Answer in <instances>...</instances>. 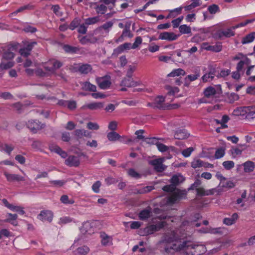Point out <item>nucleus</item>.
<instances>
[{"mask_svg": "<svg viewBox=\"0 0 255 255\" xmlns=\"http://www.w3.org/2000/svg\"><path fill=\"white\" fill-rule=\"evenodd\" d=\"M201 247L202 249L204 248L203 246H200L198 245L193 244L191 242L189 241H184L182 244L177 245L176 244H173V246L169 248L165 247V252L167 254L173 253L172 251L178 252L180 251H184L185 253L184 255H194L195 253L192 251H190V249L195 250L197 248Z\"/></svg>", "mask_w": 255, "mask_h": 255, "instance_id": "1", "label": "nucleus"}, {"mask_svg": "<svg viewBox=\"0 0 255 255\" xmlns=\"http://www.w3.org/2000/svg\"><path fill=\"white\" fill-rule=\"evenodd\" d=\"M162 190L167 192H172V194L167 198V203L174 204L178 201L185 199L186 197L187 191L184 189H177L176 187L171 183L163 187Z\"/></svg>", "mask_w": 255, "mask_h": 255, "instance_id": "2", "label": "nucleus"}, {"mask_svg": "<svg viewBox=\"0 0 255 255\" xmlns=\"http://www.w3.org/2000/svg\"><path fill=\"white\" fill-rule=\"evenodd\" d=\"M232 60H240L236 66V70L240 71L242 73H244L245 67L248 66L251 63V60L242 53H239L232 57Z\"/></svg>", "mask_w": 255, "mask_h": 255, "instance_id": "3", "label": "nucleus"}, {"mask_svg": "<svg viewBox=\"0 0 255 255\" xmlns=\"http://www.w3.org/2000/svg\"><path fill=\"white\" fill-rule=\"evenodd\" d=\"M63 65V63L60 61L55 59H52L45 63L43 67L46 71L51 73H54L55 71L61 67Z\"/></svg>", "mask_w": 255, "mask_h": 255, "instance_id": "4", "label": "nucleus"}, {"mask_svg": "<svg viewBox=\"0 0 255 255\" xmlns=\"http://www.w3.org/2000/svg\"><path fill=\"white\" fill-rule=\"evenodd\" d=\"M27 127L33 133H36L38 130L45 127V125L37 120H31L26 123Z\"/></svg>", "mask_w": 255, "mask_h": 255, "instance_id": "5", "label": "nucleus"}, {"mask_svg": "<svg viewBox=\"0 0 255 255\" xmlns=\"http://www.w3.org/2000/svg\"><path fill=\"white\" fill-rule=\"evenodd\" d=\"M96 81L99 87L101 89H108L111 85V77L108 75L97 77Z\"/></svg>", "mask_w": 255, "mask_h": 255, "instance_id": "6", "label": "nucleus"}, {"mask_svg": "<svg viewBox=\"0 0 255 255\" xmlns=\"http://www.w3.org/2000/svg\"><path fill=\"white\" fill-rule=\"evenodd\" d=\"M90 7L95 9L98 14L103 15L106 13L108 7L100 0L98 2H91L90 3Z\"/></svg>", "mask_w": 255, "mask_h": 255, "instance_id": "7", "label": "nucleus"}, {"mask_svg": "<svg viewBox=\"0 0 255 255\" xmlns=\"http://www.w3.org/2000/svg\"><path fill=\"white\" fill-rule=\"evenodd\" d=\"M164 158H158L154 160H150L149 164L154 167L155 171L159 172H161L164 171L166 168V166L163 164Z\"/></svg>", "mask_w": 255, "mask_h": 255, "instance_id": "8", "label": "nucleus"}, {"mask_svg": "<svg viewBox=\"0 0 255 255\" xmlns=\"http://www.w3.org/2000/svg\"><path fill=\"white\" fill-rule=\"evenodd\" d=\"M164 102L165 97L159 96L155 99L153 102L148 103L147 106L152 107L153 109H165V107L164 106Z\"/></svg>", "mask_w": 255, "mask_h": 255, "instance_id": "9", "label": "nucleus"}, {"mask_svg": "<svg viewBox=\"0 0 255 255\" xmlns=\"http://www.w3.org/2000/svg\"><path fill=\"white\" fill-rule=\"evenodd\" d=\"M53 217V212L48 210L41 211L40 213L37 215V218L43 222L48 221L51 222Z\"/></svg>", "mask_w": 255, "mask_h": 255, "instance_id": "10", "label": "nucleus"}, {"mask_svg": "<svg viewBox=\"0 0 255 255\" xmlns=\"http://www.w3.org/2000/svg\"><path fill=\"white\" fill-rule=\"evenodd\" d=\"M2 202L5 207L12 211L17 212L22 215H24L25 213L23 207L11 204L5 199H3Z\"/></svg>", "mask_w": 255, "mask_h": 255, "instance_id": "11", "label": "nucleus"}, {"mask_svg": "<svg viewBox=\"0 0 255 255\" xmlns=\"http://www.w3.org/2000/svg\"><path fill=\"white\" fill-rule=\"evenodd\" d=\"M248 106L239 107L236 108L233 112L235 116L241 117L243 119H247Z\"/></svg>", "mask_w": 255, "mask_h": 255, "instance_id": "12", "label": "nucleus"}, {"mask_svg": "<svg viewBox=\"0 0 255 255\" xmlns=\"http://www.w3.org/2000/svg\"><path fill=\"white\" fill-rule=\"evenodd\" d=\"M178 38V35L172 32H163L160 33L158 39L165 40L169 41H174Z\"/></svg>", "mask_w": 255, "mask_h": 255, "instance_id": "13", "label": "nucleus"}, {"mask_svg": "<svg viewBox=\"0 0 255 255\" xmlns=\"http://www.w3.org/2000/svg\"><path fill=\"white\" fill-rule=\"evenodd\" d=\"M80 159L74 155H70L65 161V164L69 167H78L80 165Z\"/></svg>", "mask_w": 255, "mask_h": 255, "instance_id": "14", "label": "nucleus"}, {"mask_svg": "<svg viewBox=\"0 0 255 255\" xmlns=\"http://www.w3.org/2000/svg\"><path fill=\"white\" fill-rule=\"evenodd\" d=\"M140 84V81H134L132 77L128 78L127 77L122 81L121 85L122 86L131 87L139 86Z\"/></svg>", "mask_w": 255, "mask_h": 255, "instance_id": "15", "label": "nucleus"}, {"mask_svg": "<svg viewBox=\"0 0 255 255\" xmlns=\"http://www.w3.org/2000/svg\"><path fill=\"white\" fill-rule=\"evenodd\" d=\"M217 191L215 188L205 190L203 187L196 188V195L198 196H204L212 195Z\"/></svg>", "mask_w": 255, "mask_h": 255, "instance_id": "16", "label": "nucleus"}, {"mask_svg": "<svg viewBox=\"0 0 255 255\" xmlns=\"http://www.w3.org/2000/svg\"><path fill=\"white\" fill-rule=\"evenodd\" d=\"M4 175L5 176L6 180L9 182L12 181H24L25 178L24 177L21 176L18 174H10L7 172H4Z\"/></svg>", "mask_w": 255, "mask_h": 255, "instance_id": "17", "label": "nucleus"}, {"mask_svg": "<svg viewBox=\"0 0 255 255\" xmlns=\"http://www.w3.org/2000/svg\"><path fill=\"white\" fill-rule=\"evenodd\" d=\"M101 239V244L104 246H111L113 245V237L108 235L105 232H102L100 234Z\"/></svg>", "mask_w": 255, "mask_h": 255, "instance_id": "18", "label": "nucleus"}, {"mask_svg": "<svg viewBox=\"0 0 255 255\" xmlns=\"http://www.w3.org/2000/svg\"><path fill=\"white\" fill-rule=\"evenodd\" d=\"M98 40V39L93 35H86L82 36L79 38L80 42L83 45H85L89 43L94 44L96 43Z\"/></svg>", "mask_w": 255, "mask_h": 255, "instance_id": "19", "label": "nucleus"}, {"mask_svg": "<svg viewBox=\"0 0 255 255\" xmlns=\"http://www.w3.org/2000/svg\"><path fill=\"white\" fill-rule=\"evenodd\" d=\"M193 74L188 75L185 78V80L189 81V82H193L197 80L201 75V70L200 67H196L193 70Z\"/></svg>", "mask_w": 255, "mask_h": 255, "instance_id": "20", "label": "nucleus"}, {"mask_svg": "<svg viewBox=\"0 0 255 255\" xmlns=\"http://www.w3.org/2000/svg\"><path fill=\"white\" fill-rule=\"evenodd\" d=\"M62 48L66 53L70 54L80 53L82 49L79 47L73 46L68 44H64Z\"/></svg>", "mask_w": 255, "mask_h": 255, "instance_id": "21", "label": "nucleus"}, {"mask_svg": "<svg viewBox=\"0 0 255 255\" xmlns=\"http://www.w3.org/2000/svg\"><path fill=\"white\" fill-rule=\"evenodd\" d=\"M185 180L184 177L181 174H177L172 176L170 180L171 183L173 184L175 187L183 182Z\"/></svg>", "mask_w": 255, "mask_h": 255, "instance_id": "22", "label": "nucleus"}, {"mask_svg": "<svg viewBox=\"0 0 255 255\" xmlns=\"http://www.w3.org/2000/svg\"><path fill=\"white\" fill-rule=\"evenodd\" d=\"M80 230L83 234H91L94 232L91 223L89 221L85 222L83 224L82 226L80 228Z\"/></svg>", "mask_w": 255, "mask_h": 255, "instance_id": "23", "label": "nucleus"}, {"mask_svg": "<svg viewBox=\"0 0 255 255\" xmlns=\"http://www.w3.org/2000/svg\"><path fill=\"white\" fill-rule=\"evenodd\" d=\"M216 76V70L215 68H212L210 71L205 73L202 77V80L203 82H207L213 80Z\"/></svg>", "mask_w": 255, "mask_h": 255, "instance_id": "24", "label": "nucleus"}, {"mask_svg": "<svg viewBox=\"0 0 255 255\" xmlns=\"http://www.w3.org/2000/svg\"><path fill=\"white\" fill-rule=\"evenodd\" d=\"M6 217L7 218L3 220L4 222L9 223L15 226L17 225V222L16 221V220L18 218V216L16 214H12L11 213H7L6 214Z\"/></svg>", "mask_w": 255, "mask_h": 255, "instance_id": "25", "label": "nucleus"}, {"mask_svg": "<svg viewBox=\"0 0 255 255\" xmlns=\"http://www.w3.org/2000/svg\"><path fill=\"white\" fill-rule=\"evenodd\" d=\"M152 213L151 209L148 207L141 210L138 214L139 218L141 220H145L149 218Z\"/></svg>", "mask_w": 255, "mask_h": 255, "instance_id": "26", "label": "nucleus"}, {"mask_svg": "<svg viewBox=\"0 0 255 255\" xmlns=\"http://www.w3.org/2000/svg\"><path fill=\"white\" fill-rule=\"evenodd\" d=\"M238 218V214L235 213L231 217L224 218L223 220V223L227 226H231L236 222Z\"/></svg>", "mask_w": 255, "mask_h": 255, "instance_id": "27", "label": "nucleus"}, {"mask_svg": "<svg viewBox=\"0 0 255 255\" xmlns=\"http://www.w3.org/2000/svg\"><path fill=\"white\" fill-rule=\"evenodd\" d=\"M189 134L184 129L177 130L174 134L175 139L182 140L187 138L189 136Z\"/></svg>", "mask_w": 255, "mask_h": 255, "instance_id": "28", "label": "nucleus"}, {"mask_svg": "<svg viewBox=\"0 0 255 255\" xmlns=\"http://www.w3.org/2000/svg\"><path fill=\"white\" fill-rule=\"evenodd\" d=\"M50 149L51 151L57 153L63 158H65L67 156L66 152L63 150L59 146L57 145L50 146Z\"/></svg>", "mask_w": 255, "mask_h": 255, "instance_id": "29", "label": "nucleus"}, {"mask_svg": "<svg viewBox=\"0 0 255 255\" xmlns=\"http://www.w3.org/2000/svg\"><path fill=\"white\" fill-rule=\"evenodd\" d=\"M244 170L245 172H251L253 171L255 168V164L251 161H247L243 163Z\"/></svg>", "mask_w": 255, "mask_h": 255, "instance_id": "30", "label": "nucleus"}, {"mask_svg": "<svg viewBox=\"0 0 255 255\" xmlns=\"http://www.w3.org/2000/svg\"><path fill=\"white\" fill-rule=\"evenodd\" d=\"M92 70L91 65L89 64H83L78 67V71L82 74H87Z\"/></svg>", "mask_w": 255, "mask_h": 255, "instance_id": "31", "label": "nucleus"}, {"mask_svg": "<svg viewBox=\"0 0 255 255\" xmlns=\"http://www.w3.org/2000/svg\"><path fill=\"white\" fill-rule=\"evenodd\" d=\"M216 94L217 91L216 89L211 86L206 88L204 91V94L205 96L208 98L214 96Z\"/></svg>", "mask_w": 255, "mask_h": 255, "instance_id": "32", "label": "nucleus"}, {"mask_svg": "<svg viewBox=\"0 0 255 255\" xmlns=\"http://www.w3.org/2000/svg\"><path fill=\"white\" fill-rule=\"evenodd\" d=\"M85 107L90 110H95L103 108L104 105L101 102H94L88 104Z\"/></svg>", "mask_w": 255, "mask_h": 255, "instance_id": "33", "label": "nucleus"}, {"mask_svg": "<svg viewBox=\"0 0 255 255\" xmlns=\"http://www.w3.org/2000/svg\"><path fill=\"white\" fill-rule=\"evenodd\" d=\"M174 241V238L173 237L169 236L166 235L164 236L163 239L159 242V244H165L166 245H164V248H165V247H168L169 248H170V247H172L173 246V244L170 247L167 246V244L173 243ZM164 251H165V249L164 250Z\"/></svg>", "mask_w": 255, "mask_h": 255, "instance_id": "34", "label": "nucleus"}, {"mask_svg": "<svg viewBox=\"0 0 255 255\" xmlns=\"http://www.w3.org/2000/svg\"><path fill=\"white\" fill-rule=\"evenodd\" d=\"M255 39V32L249 33L243 38L242 43L243 44H248L253 42Z\"/></svg>", "mask_w": 255, "mask_h": 255, "instance_id": "35", "label": "nucleus"}, {"mask_svg": "<svg viewBox=\"0 0 255 255\" xmlns=\"http://www.w3.org/2000/svg\"><path fill=\"white\" fill-rule=\"evenodd\" d=\"M202 4L201 1L200 0H192L191 3L184 7L185 11H189L193 8L200 6Z\"/></svg>", "mask_w": 255, "mask_h": 255, "instance_id": "36", "label": "nucleus"}, {"mask_svg": "<svg viewBox=\"0 0 255 255\" xmlns=\"http://www.w3.org/2000/svg\"><path fill=\"white\" fill-rule=\"evenodd\" d=\"M232 158H236L241 156L243 150L238 147H232L229 150Z\"/></svg>", "mask_w": 255, "mask_h": 255, "instance_id": "37", "label": "nucleus"}, {"mask_svg": "<svg viewBox=\"0 0 255 255\" xmlns=\"http://www.w3.org/2000/svg\"><path fill=\"white\" fill-rule=\"evenodd\" d=\"M82 88L83 90L91 92H96L97 87L95 85L90 83L89 82H85L82 84Z\"/></svg>", "mask_w": 255, "mask_h": 255, "instance_id": "38", "label": "nucleus"}, {"mask_svg": "<svg viewBox=\"0 0 255 255\" xmlns=\"http://www.w3.org/2000/svg\"><path fill=\"white\" fill-rule=\"evenodd\" d=\"M186 74L185 71L181 68H178L173 70L172 72L169 73L167 76L168 77H176L180 75L184 76Z\"/></svg>", "mask_w": 255, "mask_h": 255, "instance_id": "39", "label": "nucleus"}, {"mask_svg": "<svg viewBox=\"0 0 255 255\" xmlns=\"http://www.w3.org/2000/svg\"><path fill=\"white\" fill-rule=\"evenodd\" d=\"M34 8V7L32 4L29 3V4H26V5H23V6L20 7L17 9H16L15 11H13L11 14L16 15L18 13L22 12L23 10H32V9H33Z\"/></svg>", "mask_w": 255, "mask_h": 255, "instance_id": "40", "label": "nucleus"}, {"mask_svg": "<svg viewBox=\"0 0 255 255\" xmlns=\"http://www.w3.org/2000/svg\"><path fill=\"white\" fill-rule=\"evenodd\" d=\"M100 21V18L98 16L89 17L85 19V24L88 26L89 25L94 24Z\"/></svg>", "mask_w": 255, "mask_h": 255, "instance_id": "41", "label": "nucleus"}, {"mask_svg": "<svg viewBox=\"0 0 255 255\" xmlns=\"http://www.w3.org/2000/svg\"><path fill=\"white\" fill-rule=\"evenodd\" d=\"M155 189L154 186H146L143 187L140 189L136 190V193L137 194H142L150 192Z\"/></svg>", "mask_w": 255, "mask_h": 255, "instance_id": "42", "label": "nucleus"}, {"mask_svg": "<svg viewBox=\"0 0 255 255\" xmlns=\"http://www.w3.org/2000/svg\"><path fill=\"white\" fill-rule=\"evenodd\" d=\"M113 24L114 23L111 21H107L100 26L99 27V29H103L106 32L108 33L113 27Z\"/></svg>", "mask_w": 255, "mask_h": 255, "instance_id": "43", "label": "nucleus"}, {"mask_svg": "<svg viewBox=\"0 0 255 255\" xmlns=\"http://www.w3.org/2000/svg\"><path fill=\"white\" fill-rule=\"evenodd\" d=\"M222 49V45L221 43H216L214 45H211L207 48V51H210L215 52H220Z\"/></svg>", "mask_w": 255, "mask_h": 255, "instance_id": "44", "label": "nucleus"}, {"mask_svg": "<svg viewBox=\"0 0 255 255\" xmlns=\"http://www.w3.org/2000/svg\"><path fill=\"white\" fill-rule=\"evenodd\" d=\"M130 26H131V22L130 21H127L125 25V27L124 28V30L122 32L123 36H128L129 37L130 36Z\"/></svg>", "mask_w": 255, "mask_h": 255, "instance_id": "45", "label": "nucleus"}, {"mask_svg": "<svg viewBox=\"0 0 255 255\" xmlns=\"http://www.w3.org/2000/svg\"><path fill=\"white\" fill-rule=\"evenodd\" d=\"M121 136L115 131H111L107 134V138L110 141H115L118 140Z\"/></svg>", "mask_w": 255, "mask_h": 255, "instance_id": "46", "label": "nucleus"}, {"mask_svg": "<svg viewBox=\"0 0 255 255\" xmlns=\"http://www.w3.org/2000/svg\"><path fill=\"white\" fill-rule=\"evenodd\" d=\"M13 149V146L12 145H8L7 144H2L0 146V150L4 151L8 154L10 155L11 152Z\"/></svg>", "mask_w": 255, "mask_h": 255, "instance_id": "47", "label": "nucleus"}, {"mask_svg": "<svg viewBox=\"0 0 255 255\" xmlns=\"http://www.w3.org/2000/svg\"><path fill=\"white\" fill-rule=\"evenodd\" d=\"M191 166L193 168L203 167L204 162L200 159H195L191 162Z\"/></svg>", "mask_w": 255, "mask_h": 255, "instance_id": "48", "label": "nucleus"}, {"mask_svg": "<svg viewBox=\"0 0 255 255\" xmlns=\"http://www.w3.org/2000/svg\"><path fill=\"white\" fill-rule=\"evenodd\" d=\"M165 88L167 90H168V95L170 96H173L176 93H177L179 92V89L177 87L166 86Z\"/></svg>", "mask_w": 255, "mask_h": 255, "instance_id": "49", "label": "nucleus"}, {"mask_svg": "<svg viewBox=\"0 0 255 255\" xmlns=\"http://www.w3.org/2000/svg\"><path fill=\"white\" fill-rule=\"evenodd\" d=\"M179 31L182 34H189L191 33V29L189 26L183 24L179 27Z\"/></svg>", "mask_w": 255, "mask_h": 255, "instance_id": "50", "label": "nucleus"}, {"mask_svg": "<svg viewBox=\"0 0 255 255\" xmlns=\"http://www.w3.org/2000/svg\"><path fill=\"white\" fill-rule=\"evenodd\" d=\"M90 251V249L86 246H83L79 247L77 249V252L79 255H86Z\"/></svg>", "mask_w": 255, "mask_h": 255, "instance_id": "51", "label": "nucleus"}, {"mask_svg": "<svg viewBox=\"0 0 255 255\" xmlns=\"http://www.w3.org/2000/svg\"><path fill=\"white\" fill-rule=\"evenodd\" d=\"M61 202L64 204H73L75 201L73 199H69V197L66 195H62L60 199Z\"/></svg>", "mask_w": 255, "mask_h": 255, "instance_id": "52", "label": "nucleus"}, {"mask_svg": "<svg viewBox=\"0 0 255 255\" xmlns=\"http://www.w3.org/2000/svg\"><path fill=\"white\" fill-rule=\"evenodd\" d=\"M247 119L255 118V106H248Z\"/></svg>", "mask_w": 255, "mask_h": 255, "instance_id": "53", "label": "nucleus"}, {"mask_svg": "<svg viewBox=\"0 0 255 255\" xmlns=\"http://www.w3.org/2000/svg\"><path fill=\"white\" fill-rule=\"evenodd\" d=\"M208 10L210 12V13L214 14L217 12H220V8L219 6L216 4H213L210 5L208 7Z\"/></svg>", "mask_w": 255, "mask_h": 255, "instance_id": "54", "label": "nucleus"}, {"mask_svg": "<svg viewBox=\"0 0 255 255\" xmlns=\"http://www.w3.org/2000/svg\"><path fill=\"white\" fill-rule=\"evenodd\" d=\"M80 20L79 18H74L71 22L68 28L71 30H74L76 28L78 27L79 25H80Z\"/></svg>", "mask_w": 255, "mask_h": 255, "instance_id": "55", "label": "nucleus"}, {"mask_svg": "<svg viewBox=\"0 0 255 255\" xmlns=\"http://www.w3.org/2000/svg\"><path fill=\"white\" fill-rule=\"evenodd\" d=\"M225 154V149L223 147L218 148L215 153V158L220 159L223 157Z\"/></svg>", "mask_w": 255, "mask_h": 255, "instance_id": "56", "label": "nucleus"}, {"mask_svg": "<svg viewBox=\"0 0 255 255\" xmlns=\"http://www.w3.org/2000/svg\"><path fill=\"white\" fill-rule=\"evenodd\" d=\"M101 2L104 3L105 5L110 9H112L115 5L116 0H100Z\"/></svg>", "mask_w": 255, "mask_h": 255, "instance_id": "57", "label": "nucleus"}, {"mask_svg": "<svg viewBox=\"0 0 255 255\" xmlns=\"http://www.w3.org/2000/svg\"><path fill=\"white\" fill-rule=\"evenodd\" d=\"M128 174L131 177L139 179L141 177V174L136 172L134 169L130 168L128 171Z\"/></svg>", "mask_w": 255, "mask_h": 255, "instance_id": "58", "label": "nucleus"}, {"mask_svg": "<svg viewBox=\"0 0 255 255\" xmlns=\"http://www.w3.org/2000/svg\"><path fill=\"white\" fill-rule=\"evenodd\" d=\"M223 166L226 170H230L234 167L235 163L231 160L225 161L222 163Z\"/></svg>", "mask_w": 255, "mask_h": 255, "instance_id": "59", "label": "nucleus"}, {"mask_svg": "<svg viewBox=\"0 0 255 255\" xmlns=\"http://www.w3.org/2000/svg\"><path fill=\"white\" fill-rule=\"evenodd\" d=\"M23 44L24 45V47L26 48L28 51H29V52H31L33 47L37 44V42L36 41H25L23 42Z\"/></svg>", "mask_w": 255, "mask_h": 255, "instance_id": "60", "label": "nucleus"}, {"mask_svg": "<svg viewBox=\"0 0 255 255\" xmlns=\"http://www.w3.org/2000/svg\"><path fill=\"white\" fill-rule=\"evenodd\" d=\"M201 183V181L200 179H196L195 182L188 188V191L193 190L194 189L196 190V188H198V187Z\"/></svg>", "mask_w": 255, "mask_h": 255, "instance_id": "61", "label": "nucleus"}, {"mask_svg": "<svg viewBox=\"0 0 255 255\" xmlns=\"http://www.w3.org/2000/svg\"><path fill=\"white\" fill-rule=\"evenodd\" d=\"M23 31L26 33H33L37 31V29L36 27L31 26L30 25L27 24L25 25L23 28Z\"/></svg>", "mask_w": 255, "mask_h": 255, "instance_id": "62", "label": "nucleus"}, {"mask_svg": "<svg viewBox=\"0 0 255 255\" xmlns=\"http://www.w3.org/2000/svg\"><path fill=\"white\" fill-rule=\"evenodd\" d=\"M194 150V148L190 147L182 151V154L184 157H188L190 156L192 152Z\"/></svg>", "mask_w": 255, "mask_h": 255, "instance_id": "63", "label": "nucleus"}, {"mask_svg": "<svg viewBox=\"0 0 255 255\" xmlns=\"http://www.w3.org/2000/svg\"><path fill=\"white\" fill-rule=\"evenodd\" d=\"M14 53L9 51V50H8L3 53L2 58L6 60H10L12 59L14 57Z\"/></svg>", "mask_w": 255, "mask_h": 255, "instance_id": "64", "label": "nucleus"}]
</instances>
